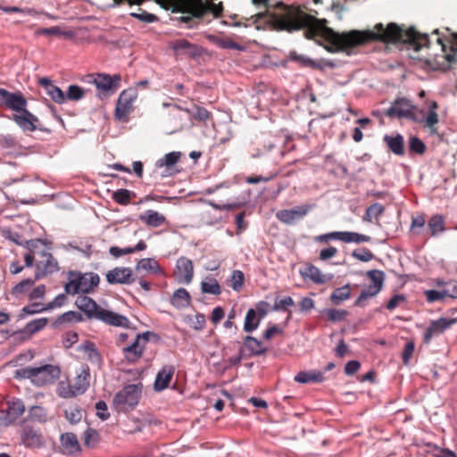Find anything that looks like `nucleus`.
Masks as SVG:
<instances>
[{
	"instance_id": "obj_1",
	"label": "nucleus",
	"mask_w": 457,
	"mask_h": 457,
	"mask_svg": "<svg viewBox=\"0 0 457 457\" xmlns=\"http://www.w3.org/2000/svg\"><path fill=\"white\" fill-rule=\"evenodd\" d=\"M269 2L270 0H252L256 8L265 9L264 12L261 11L251 16L250 20L253 23L266 19V22L277 30L292 32L306 29L307 37L320 36L327 40L329 44L327 49L330 53L346 52L349 54L353 47L371 41L403 43L409 45L410 49L418 52L429 42L427 34H420L413 28L404 30L395 23H389L386 27H384L382 23H378L372 29L339 33L328 28L325 20L316 19L297 7L287 6L281 2L277 4L278 8L281 9L280 13L270 12L267 10Z\"/></svg>"
},
{
	"instance_id": "obj_2",
	"label": "nucleus",
	"mask_w": 457,
	"mask_h": 457,
	"mask_svg": "<svg viewBox=\"0 0 457 457\" xmlns=\"http://www.w3.org/2000/svg\"><path fill=\"white\" fill-rule=\"evenodd\" d=\"M129 4H141L145 0H127ZM162 8L170 10L173 13H179V16L173 18L174 21L184 24L187 29L196 27L208 8L202 0H154Z\"/></svg>"
},
{
	"instance_id": "obj_3",
	"label": "nucleus",
	"mask_w": 457,
	"mask_h": 457,
	"mask_svg": "<svg viewBox=\"0 0 457 457\" xmlns=\"http://www.w3.org/2000/svg\"><path fill=\"white\" fill-rule=\"evenodd\" d=\"M75 305L82 311L89 320H97L104 324L118 328L129 327L130 321L126 316L102 308L89 296H78L75 301Z\"/></svg>"
},
{
	"instance_id": "obj_4",
	"label": "nucleus",
	"mask_w": 457,
	"mask_h": 457,
	"mask_svg": "<svg viewBox=\"0 0 457 457\" xmlns=\"http://www.w3.org/2000/svg\"><path fill=\"white\" fill-rule=\"evenodd\" d=\"M57 366L46 364L39 367H25L15 371V378H28L34 385L42 386L53 383L60 377Z\"/></svg>"
},
{
	"instance_id": "obj_5",
	"label": "nucleus",
	"mask_w": 457,
	"mask_h": 457,
	"mask_svg": "<svg viewBox=\"0 0 457 457\" xmlns=\"http://www.w3.org/2000/svg\"><path fill=\"white\" fill-rule=\"evenodd\" d=\"M143 386L141 383L129 384L115 394L112 403L118 412L132 411L141 397Z\"/></svg>"
},
{
	"instance_id": "obj_6",
	"label": "nucleus",
	"mask_w": 457,
	"mask_h": 457,
	"mask_svg": "<svg viewBox=\"0 0 457 457\" xmlns=\"http://www.w3.org/2000/svg\"><path fill=\"white\" fill-rule=\"evenodd\" d=\"M68 277L69 282L66 283L64 290L69 295L89 293L100 282L99 276L94 272L81 274L69 271Z\"/></svg>"
},
{
	"instance_id": "obj_7",
	"label": "nucleus",
	"mask_w": 457,
	"mask_h": 457,
	"mask_svg": "<svg viewBox=\"0 0 457 457\" xmlns=\"http://www.w3.org/2000/svg\"><path fill=\"white\" fill-rule=\"evenodd\" d=\"M120 82V76L118 74H114L113 76L103 73L97 74L94 79L97 96L100 99L108 98L115 93Z\"/></svg>"
},
{
	"instance_id": "obj_8",
	"label": "nucleus",
	"mask_w": 457,
	"mask_h": 457,
	"mask_svg": "<svg viewBox=\"0 0 457 457\" xmlns=\"http://www.w3.org/2000/svg\"><path fill=\"white\" fill-rule=\"evenodd\" d=\"M21 444L26 448L39 449L45 446V439L41 430L32 425L22 422L20 433Z\"/></svg>"
},
{
	"instance_id": "obj_9",
	"label": "nucleus",
	"mask_w": 457,
	"mask_h": 457,
	"mask_svg": "<svg viewBox=\"0 0 457 457\" xmlns=\"http://www.w3.org/2000/svg\"><path fill=\"white\" fill-rule=\"evenodd\" d=\"M415 109L416 106L412 104L411 100L399 97L391 104V106L386 111L385 114L389 118H406L416 120L414 116Z\"/></svg>"
},
{
	"instance_id": "obj_10",
	"label": "nucleus",
	"mask_w": 457,
	"mask_h": 457,
	"mask_svg": "<svg viewBox=\"0 0 457 457\" xmlns=\"http://www.w3.org/2000/svg\"><path fill=\"white\" fill-rule=\"evenodd\" d=\"M150 336L154 337H158L154 332L145 331L142 334H137L129 345L122 348L123 355L129 362H136L139 358H141L145 345H140V340H143L145 345L149 341Z\"/></svg>"
},
{
	"instance_id": "obj_11",
	"label": "nucleus",
	"mask_w": 457,
	"mask_h": 457,
	"mask_svg": "<svg viewBox=\"0 0 457 457\" xmlns=\"http://www.w3.org/2000/svg\"><path fill=\"white\" fill-rule=\"evenodd\" d=\"M137 96V93L134 88L123 90L120 94L115 108V116L118 120H122L129 113Z\"/></svg>"
},
{
	"instance_id": "obj_12",
	"label": "nucleus",
	"mask_w": 457,
	"mask_h": 457,
	"mask_svg": "<svg viewBox=\"0 0 457 457\" xmlns=\"http://www.w3.org/2000/svg\"><path fill=\"white\" fill-rule=\"evenodd\" d=\"M0 104L4 105L6 108L21 112L27 107V100L21 92H9L8 90H0Z\"/></svg>"
},
{
	"instance_id": "obj_13",
	"label": "nucleus",
	"mask_w": 457,
	"mask_h": 457,
	"mask_svg": "<svg viewBox=\"0 0 457 457\" xmlns=\"http://www.w3.org/2000/svg\"><path fill=\"white\" fill-rule=\"evenodd\" d=\"M170 48L174 52L177 58L185 56L197 57L200 55V49L196 45L190 43L187 39H177L169 43Z\"/></svg>"
},
{
	"instance_id": "obj_14",
	"label": "nucleus",
	"mask_w": 457,
	"mask_h": 457,
	"mask_svg": "<svg viewBox=\"0 0 457 457\" xmlns=\"http://www.w3.org/2000/svg\"><path fill=\"white\" fill-rule=\"evenodd\" d=\"M177 281L181 284L188 285L192 282L194 277V265L190 259L181 256L176 262Z\"/></svg>"
},
{
	"instance_id": "obj_15",
	"label": "nucleus",
	"mask_w": 457,
	"mask_h": 457,
	"mask_svg": "<svg viewBox=\"0 0 457 457\" xmlns=\"http://www.w3.org/2000/svg\"><path fill=\"white\" fill-rule=\"evenodd\" d=\"M106 280L109 284H127L135 281L132 270L129 267H116L106 274Z\"/></svg>"
},
{
	"instance_id": "obj_16",
	"label": "nucleus",
	"mask_w": 457,
	"mask_h": 457,
	"mask_svg": "<svg viewBox=\"0 0 457 457\" xmlns=\"http://www.w3.org/2000/svg\"><path fill=\"white\" fill-rule=\"evenodd\" d=\"M309 211L310 207L308 205L296 206L292 209L278 211L276 217L281 222L292 225L296 220L303 218Z\"/></svg>"
},
{
	"instance_id": "obj_17",
	"label": "nucleus",
	"mask_w": 457,
	"mask_h": 457,
	"mask_svg": "<svg viewBox=\"0 0 457 457\" xmlns=\"http://www.w3.org/2000/svg\"><path fill=\"white\" fill-rule=\"evenodd\" d=\"M25 411V405L19 398H12L7 403L5 415L2 418L3 424L9 426L14 423Z\"/></svg>"
},
{
	"instance_id": "obj_18",
	"label": "nucleus",
	"mask_w": 457,
	"mask_h": 457,
	"mask_svg": "<svg viewBox=\"0 0 457 457\" xmlns=\"http://www.w3.org/2000/svg\"><path fill=\"white\" fill-rule=\"evenodd\" d=\"M39 85L44 88L46 94L57 104H65V92L58 86L53 83L48 78H41L38 81Z\"/></svg>"
},
{
	"instance_id": "obj_19",
	"label": "nucleus",
	"mask_w": 457,
	"mask_h": 457,
	"mask_svg": "<svg viewBox=\"0 0 457 457\" xmlns=\"http://www.w3.org/2000/svg\"><path fill=\"white\" fill-rule=\"evenodd\" d=\"M13 120L23 131L32 132L37 129L36 122L38 121V119L26 108L21 112V114H14Z\"/></svg>"
},
{
	"instance_id": "obj_20",
	"label": "nucleus",
	"mask_w": 457,
	"mask_h": 457,
	"mask_svg": "<svg viewBox=\"0 0 457 457\" xmlns=\"http://www.w3.org/2000/svg\"><path fill=\"white\" fill-rule=\"evenodd\" d=\"M175 369L171 365L163 366L157 373L154 388L156 392H161L167 388L170 385V382L174 375Z\"/></svg>"
},
{
	"instance_id": "obj_21",
	"label": "nucleus",
	"mask_w": 457,
	"mask_h": 457,
	"mask_svg": "<svg viewBox=\"0 0 457 457\" xmlns=\"http://www.w3.org/2000/svg\"><path fill=\"white\" fill-rule=\"evenodd\" d=\"M139 220L145 225L153 228H158L166 221L163 214L154 210H146L139 215Z\"/></svg>"
},
{
	"instance_id": "obj_22",
	"label": "nucleus",
	"mask_w": 457,
	"mask_h": 457,
	"mask_svg": "<svg viewBox=\"0 0 457 457\" xmlns=\"http://www.w3.org/2000/svg\"><path fill=\"white\" fill-rule=\"evenodd\" d=\"M383 140L393 154L395 155L404 154V139L401 134H396L395 136L386 134L384 136Z\"/></svg>"
},
{
	"instance_id": "obj_23",
	"label": "nucleus",
	"mask_w": 457,
	"mask_h": 457,
	"mask_svg": "<svg viewBox=\"0 0 457 457\" xmlns=\"http://www.w3.org/2000/svg\"><path fill=\"white\" fill-rule=\"evenodd\" d=\"M324 380V373L312 370L309 371H300L295 377V381L300 384L310 382H322Z\"/></svg>"
},
{
	"instance_id": "obj_24",
	"label": "nucleus",
	"mask_w": 457,
	"mask_h": 457,
	"mask_svg": "<svg viewBox=\"0 0 457 457\" xmlns=\"http://www.w3.org/2000/svg\"><path fill=\"white\" fill-rule=\"evenodd\" d=\"M170 302L177 309H184L189 306L191 296L187 289L179 288L173 293Z\"/></svg>"
},
{
	"instance_id": "obj_25",
	"label": "nucleus",
	"mask_w": 457,
	"mask_h": 457,
	"mask_svg": "<svg viewBox=\"0 0 457 457\" xmlns=\"http://www.w3.org/2000/svg\"><path fill=\"white\" fill-rule=\"evenodd\" d=\"M44 255L46 257V260L45 262H40L37 265L38 270L42 268V272L36 273V279H39L42 275L51 274L59 270L58 262L51 253H44Z\"/></svg>"
},
{
	"instance_id": "obj_26",
	"label": "nucleus",
	"mask_w": 457,
	"mask_h": 457,
	"mask_svg": "<svg viewBox=\"0 0 457 457\" xmlns=\"http://www.w3.org/2000/svg\"><path fill=\"white\" fill-rule=\"evenodd\" d=\"M136 270H143L156 275H163L164 271L160 267L158 262L154 258H143L136 265Z\"/></svg>"
},
{
	"instance_id": "obj_27",
	"label": "nucleus",
	"mask_w": 457,
	"mask_h": 457,
	"mask_svg": "<svg viewBox=\"0 0 457 457\" xmlns=\"http://www.w3.org/2000/svg\"><path fill=\"white\" fill-rule=\"evenodd\" d=\"M244 345L251 355H262L267 351L262 341L251 336H246L244 338Z\"/></svg>"
},
{
	"instance_id": "obj_28",
	"label": "nucleus",
	"mask_w": 457,
	"mask_h": 457,
	"mask_svg": "<svg viewBox=\"0 0 457 457\" xmlns=\"http://www.w3.org/2000/svg\"><path fill=\"white\" fill-rule=\"evenodd\" d=\"M62 445L68 451L70 454L80 451V445L78 438L73 433H65L61 436Z\"/></svg>"
},
{
	"instance_id": "obj_29",
	"label": "nucleus",
	"mask_w": 457,
	"mask_h": 457,
	"mask_svg": "<svg viewBox=\"0 0 457 457\" xmlns=\"http://www.w3.org/2000/svg\"><path fill=\"white\" fill-rule=\"evenodd\" d=\"M431 237H437L445 230V224L442 215H433L428 222Z\"/></svg>"
},
{
	"instance_id": "obj_30",
	"label": "nucleus",
	"mask_w": 457,
	"mask_h": 457,
	"mask_svg": "<svg viewBox=\"0 0 457 457\" xmlns=\"http://www.w3.org/2000/svg\"><path fill=\"white\" fill-rule=\"evenodd\" d=\"M82 320L83 317L80 312L69 311L58 316L56 320L53 322L52 327L57 328L65 323L80 322Z\"/></svg>"
},
{
	"instance_id": "obj_31",
	"label": "nucleus",
	"mask_w": 457,
	"mask_h": 457,
	"mask_svg": "<svg viewBox=\"0 0 457 457\" xmlns=\"http://www.w3.org/2000/svg\"><path fill=\"white\" fill-rule=\"evenodd\" d=\"M180 156V152L168 153L162 158L156 161L155 167L159 169L165 167L166 170H170L179 161Z\"/></svg>"
},
{
	"instance_id": "obj_32",
	"label": "nucleus",
	"mask_w": 457,
	"mask_h": 457,
	"mask_svg": "<svg viewBox=\"0 0 457 457\" xmlns=\"http://www.w3.org/2000/svg\"><path fill=\"white\" fill-rule=\"evenodd\" d=\"M89 376V372L84 370L76 377L75 382L71 385L75 393L81 395L88 388Z\"/></svg>"
},
{
	"instance_id": "obj_33",
	"label": "nucleus",
	"mask_w": 457,
	"mask_h": 457,
	"mask_svg": "<svg viewBox=\"0 0 457 457\" xmlns=\"http://www.w3.org/2000/svg\"><path fill=\"white\" fill-rule=\"evenodd\" d=\"M260 319L256 316V311L253 308H250L245 315V322H244V330L246 333H251L256 330L260 325Z\"/></svg>"
},
{
	"instance_id": "obj_34",
	"label": "nucleus",
	"mask_w": 457,
	"mask_h": 457,
	"mask_svg": "<svg viewBox=\"0 0 457 457\" xmlns=\"http://www.w3.org/2000/svg\"><path fill=\"white\" fill-rule=\"evenodd\" d=\"M456 323L457 318H440L436 320H432L429 325L431 326V329H434V331L439 335Z\"/></svg>"
},
{
	"instance_id": "obj_35",
	"label": "nucleus",
	"mask_w": 457,
	"mask_h": 457,
	"mask_svg": "<svg viewBox=\"0 0 457 457\" xmlns=\"http://www.w3.org/2000/svg\"><path fill=\"white\" fill-rule=\"evenodd\" d=\"M208 39L210 42L214 44L216 46L221 48V49H234V50H243L244 47L240 46L239 44L231 41V40H226L220 37L210 35L208 36Z\"/></svg>"
},
{
	"instance_id": "obj_36",
	"label": "nucleus",
	"mask_w": 457,
	"mask_h": 457,
	"mask_svg": "<svg viewBox=\"0 0 457 457\" xmlns=\"http://www.w3.org/2000/svg\"><path fill=\"white\" fill-rule=\"evenodd\" d=\"M288 60L295 62L303 67L320 68L316 62L305 54H301L295 51L289 52Z\"/></svg>"
},
{
	"instance_id": "obj_37",
	"label": "nucleus",
	"mask_w": 457,
	"mask_h": 457,
	"mask_svg": "<svg viewBox=\"0 0 457 457\" xmlns=\"http://www.w3.org/2000/svg\"><path fill=\"white\" fill-rule=\"evenodd\" d=\"M381 289L382 288H380L375 285L370 284L368 287H366L364 289H362L360 295L355 300L354 305L363 306L364 300L377 295L380 292Z\"/></svg>"
},
{
	"instance_id": "obj_38",
	"label": "nucleus",
	"mask_w": 457,
	"mask_h": 457,
	"mask_svg": "<svg viewBox=\"0 0 457 457\" xmlns=\"http://www.w3.org/2000/svg\"><path fill=\"white\" fill-rule=\"evenodd\" d=\"M350 287L348 284H346L341 287L336 288L330 295V300L332 301L333 303L339 304L343 301L348 299L350 297Z\"/></svg>"
},
{
	"instance_id": "obj_39",
	"label": "nucleus",
	"mask_w": 457,
	"mask_h": 457,
	"mask_svg": "<svg viewBox=\"0 0 457 457\" xmlns=\"http://www.w3.org/2000/svg\"><path fill=\"white\" fill-rule=\"evenodd\" d=\"M47 318H39L28 322L22 332L28 333L29 336H32L35 333L42 330L47 324Z\"/></svg>"
},
{
	"instance_id": "obj_40",
	"label": "nucleus",
	"mask_w": 457,
	"mask_h": 457,
	"mask_svg": "<svg viewBox=\"0 0 457 457\" xmlns=\"http://www.w3.org/2000/svg\"><path fill=\"white\" fill-rule=\"evenodd\" d=\"M304 276L309 278L316 284H323L331 278V277L327 278L324 274H322L319 268L313 265H311L307 268Z\"/></svg>"
},
{
	"instance_id": "obj_41",
	"label": "nucleus",
	"mask_w": 457,
	"mask_h": 457,
	"mask_svg": "<svg viewBox=\"0 0 457 457\" xmlns=\"http://www.w3.org/2000/svg\"><path fill=\"white\" fill-rule=\"evenodd\" d=\"M383 212V205L379 203H375L367 208L365 214L362 217V220L366 222H372L373 219L378 218Z\"/></svg>"
},
{
	"instance_id": "obj_42",
	"label": "nucleus",
	"mask_w": 457,
	"mask_h": 457,
	"mask_svg": "<svg viewBox=\"0 0 457 457\" xmlns=\"http://www.w3.org/2000/svg\"><path fill=\"white\" fill-rule=\"evenodd\" d=\"M47 311L46 305L34 303L31 305L24 306L19 313V319H25L28 315H33L36 313H41L43 312Z\"/></svg>"
},
{
	"instance_id": "obj_43",
	"label": "nucleus",
	"mask_w": 457,
	"mask_h": 457,
	"mask_svg": "<svg viewBox=\"0 0 457 457\" xmlns=\"http://www.w3.org/2000/svg\"><path fill=\"white\" fill-rule=\"evenodd\" d=\"M371 237L367 235L360 234L357 232L353 231H344V243L349 244V243H355V244H361V243H369L370 242Z\"/></svg>"
},
{
	"instance_id": "obj_44",
	"label": "nucleus",
	"mask_w": 457,
	"mask_h": 457,
	"mask_svg": "<svg viewBox=\"0 0 457 457\" xmlns=\"http://www.w3.org/2000/svg\"><path fill=\"white\" fill-rule=\"evenodd\" d=\"M86 91L78 85H70L68 90L65 93V103L67 101H79L85 96Z\"/></svg>"
},
{
	"instance_id": "obj_45",
	"label": "nucleus",
	"mask_w": 457,
	"mask_h": 457,
	"mask_svg": "<svg viewBox=\"0 0 457 457\" xmlns=\"http://www.w3.org/2000/svg\"><path fill=\"white\" fill-rule=\"evenodd\" d=\"M28 418L38 423H45L47 421V412L46 409L41 406H32L29 410Z\"/></svg>"
},
{
	"instance_id": "obj_46",
	"label": "nucleus",
	"mask_w": 457,
	"mask_h": 457,
	"mask_svg": "<svg viewBox=\"0 0 457 457\" xmlns=\"http://www.w3.org/2000/svg\"><path fill=\"white\" fill-rule=\"evenodd\" d=\"M78 350L85 352L92 361H99L101 360L98 350L96 348L95 344L90 341H86L80 345Z\"/></svg>"
},
{
	"instance_id": "obj_47",
	"label": "nucleus",
	"mask_w": 457,
	"mask_h": 457,
	"mask_svg": "<svg viewBox=\"0 0 457 457\" xmlns=\"http://www.w3.org/2000/svg\"><path fill=\"white\" fill-rule=\"evenodd\" d=\"M201 290L204 294L218 295L220 294V287L215 278H210L208 281L201 283Z\"/></svg>"
},
{
	"instance_id": "obj_48",
	"label": "nucleus",
	"mask_w": 457,
	"mask_h": 457,
	"mask_svg": "<svg viewBox=\"0 0 457 457\" xmlns=\"http://www.w3.org/2000/svg\"><path fill=\"white\" fill-rule=\"evenodd\" d=\"M131 195V191L125 188H120L113 193L112 198L117 204L120 205H128L130 202Z\"/></svg>"
},
{
	"instance_id": "obj_49",
	"label": "nucleus",
	"mask_w": 457,
	"mask_h": 457,
	"mask_svg": "<svg viewBox=\"0 0 457 457\" xmlns=\"http://www.w3.org/2000/svg\"><path fill=\"white\" fill-rule=\"evenodd\" d=\"M366 276L370 279V284L382 288L385 281V273L379 270H370L366 272Z\"/></svg>"
},
{
	"instance_id": "obj_50",
	"label": "nucleus",
	"mask_w": 457,
	"mask_h": 457,
	"mask_svg": "<svg viewBox=\"0 0 457 457\" xmlns=\"http://www.w3.org/2000/svg\"><path fill=\"white\" fill-rule=\"evenodd\" d=\"M230 282V287L234 291H240L245 283L244 273L239 270H234L231 275Z\"/></svg>"
},
{
	"instance_id": "obj_51",
	"label": "nucleus",
	"mask_w": 457,
	"mask_h": 457,
	"mask_svg": "<svg viewBox=\"0 0 457 457\" xmlns=\"http://www.w3.org/2000/svg\"><path fill=\"white\" fill-rule=\"evenodd\" d=\"M35 283V280L32 278H26L16 284L12 289V295L14 296H18L28 291Z\"/></svg>"
},
{
	"instance_id": "obj_52",
	"label": "nucleus",
	"mask_w": 457,
	"mask_h": 457,
	"mask_svg": "<svg viewBox=\"0 0 457 457\" xmlns=\"http://www.w3.org/2000/svg\"><path fill=\"white\" fill-rule=\"evenodd\" d=\"M208 205L212 206L216 211H233L240 208L244 205V203L235 202V203H228L224 204H216L213 201H207Z\"/></svg>"
},
{
	"instance_id": "obj_53",
	"label": "nucleus",
	"mask_w": 457,
	"mask_h": 457,
	"mask_svg": "<svg viewBox=\"0 0 457 457\" xmlns=\"http://www.w3.org/2000/svg\"><path fill=\"white\" fill-rule=\"evenodd\" d=\"M98 432L91 428H88L84 432V444L88 447H93L98 442Z\"/></svg>"
},
{
	"instance_id": "obj_54",
	"label": "nucleus",
	"mask_w": 457,
	"mask_h": 457,
	"mask_svg": "<svg viewBox=\"0 0 457 457\" xmlns=\"http://www.w3.org/2000/svg\"><path fill=\"white\" fill-rule=\"evenodd\" d=\"M130 15L145 23H153L159 20L156 15L147 12L145 10H140L139 12H131Z\"/></svg>"
},
{
	"instance_id": "obj_55",
	"label": "nucleus",
	"mask_w": 457,
	"mask_h": 457,
	"mask_svg": "<svg viewBox=\"0 0 457 457\" xmlns=\"http://www.w3.org/2000/svg\"><path fill=\"white\" fill-rule=\"evenodd\" d=\"M352 256L361 262H370L374 259V254L367 248H359L352 253Z\"/></svg>"
},
{
	"instance_id": "obj_56",
	"label": "nucleus",
	"mask_w": 457,
	"mask_h": 457,
	"mask_svg": "<svg viewBox=\"0 0 457 457\" xmlns=\"http://www.w3.org/2000/svg\"><path fill=\"white\" fill-rule=\"evenodd\" d=\"M410 150L415 154H423L426 151V145L417 137H411L409 140Z\"/></svg>"
},
{
	"instance_id": "obj_57",
	"label": "nucleus",
	"mask_w": 457,
	"mask_h": 457,
	"mask_svg": "<svg viewBox=\"0 0 457 457\" xmlns=\"http://www.w3.org/2000/svg\"><path fill=\"white\" fill-rule=\"evenodd\" d=\"M65 417L71 424H77L81 420L82 414L78 407H70L65 410Z\"/></svg>"
},
{
	"instance_id": "obj_58",
	"label": "nucleus",
	"mask_w": 457,
	"mask_h": 457,
	"mask_svg": "<svg viewBox=\"0 0 457 457\" xmlns=\"http://www.w3.org/2000/svg\"><path fill=\"white\" fill-rule=\"evenodd\" d=\"M295 302L293 298L291 296H286L279 300L276 299L272 309L277 312L284 311L287 307L293 306Z\"/></svg>"
},
{
	"instance_id": "obj_59",
	"label": "nucleus",
	"mask_w": 457,
	"mask_h": 457,
	"mask_svg": "<svg viewBox=\"0 0 457 457\" xmlns=\"http://www.w3.org/2000/svg\"><path fill=\"white\" fill-rule=\"evenodd\" d=\"M426 299L428 303H435L445 298L444 289H429L425 291Z\"/></svg>"
},
{
	"instance_id": "obj_60",
	"label": "nucleus",
	"mask_w": 457,
	"mask_h": 457,
	"mask_svg": "<svg viewBox=\"0 0 457 457\" xmlns=\"http://www.w3.org/2000/svg\"><path fill=\"white\" fill-rule=\"evenodd\" d=\"M317 240L320 242H326L328 240H344V231H333L329 233H326L323 235H320L317 237Z\"/></svg>"
},
{
	"instance_id": "obj_61",
	"label": "nucleus",
	"mask_w": 457,
	"mask_h": 457,
	"mask_svg": "<svg viewBox=\"0 0 457 457\" xmlns=\"http://www.w3.org/2000/svg\"><path fill=\"white\" fill-rule=\"evenodd\" d=\"M347 312L345 310L328 309L327 317L330 321H340L345 318Z\"/></svg>"
},
{
	"instance_id": "obj_62",
	"label": "nucleus",
	"mask_w": 457,
	"mask_h": 457,
	"mask_svg": "<svg viewBox=\"0 0 457 457\" xmlns=\"http://www.w3.org/2000/svg\"><path fill=\"white\" fill-rule=\"evenodd\" d=\"M450 44L452 54L447 56L448 61L457 62V33L452 34V38L446 40Z\"/></svg>"
},
{
	"instance_id": "obj_63",
	"label": "nucleus",
	"mask_w": 457,
	"mask_h": 457,
	"mask_svg": "<svg viewBox=\"0 0 457 457\" xmlns=\"http://www.w3.org/2000/svg\"><path fill=\"white\" fill-rule=\"evenodd\" d=\"M96 409L97 411L96 415L102 420H106L110 417V413L107 411V404L104 401H98L96 403Z\"/></svg>"
},
{
	"instance_id": "obj_64",
	"label": "nucleus",
	"mask_w": 457,
	"mask_h": 457,
	"mask_svg": "<svg viewBox=\"0 0 457 457\" xmlns=\"http://www.w3.org/2000/svg\"><path fill=\"white\" fill-rule=\"evenodd\" d=\"M443 289L445 297L457 298V282L445 283Z\"/></svg>"
}]
</instances>
